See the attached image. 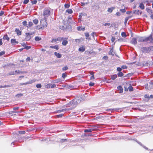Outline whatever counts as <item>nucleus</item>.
I'll use <instances>...</instances> for the list:
<instances>
[{
	"label": "nucleus",
	"instance_id": "nucleus-1",
	"mask_svg": "<svg viewBox=\"0 0 153 153\" xmlns=\"http://www.w3.org/2000/svg\"><path fill=\"white\" fill-rule=\"evenodd\" d=\"M81 101V100L79 99V98H77L75 100L71 101L67 105V106L70 107L73 105H75L76 104L80 103Z\"/></svg>",
	"mask_w": 153,
	"mask_h": 153
},
{
	"label": "nucleus",
	"instance_id": "nucleus-2",
	"mask_svg": "<svg viewBox=\"0 0 153 153\" xmlns=\"http://www.w3.org/2000/svg\"><path fill=\"white\" fill-rule=\"evenodd\" d=\"M50 13L49 9L47 8L45 9L43 13V15L44 16V19H47L46 18L50 16Z\"/></svg>",
	"mask_w": 153,
	"mask_h": 153
},
{
	"label": "nucleus",
	"instance_id": "nucleus-3",
	"mask_svg": "<svg viewBox=\"0 0 153 153\" xmlns=\"http://www.w3.org/2000/svg\"><path fill=\"white\" fill-rule=\"evenodd\" d=\"M152 49H153V47L152 46L148 48L145 47H142L141 48V50L143 53H149L150 52V50Z\"/></svg>",
	"mask_w": 153,
	"mask_h": 153
},
{
	"label": "nucleus",
	"instance_id": "nucleus-4",
	"mask_svg": "<svg viewBox=\"0 0 153 153\" xmlns=\"http://www.w3.org/2000/svg\"><path fill=\"white\" fill-rule=\"evenodd\" d=\"M46 21L47 19H44L41 20L40 24L42 27H41L40 28L42 29L47 27L48 24Z\"/></svg>",
	"mask_w": 153,
	"mask_h": 153
},
{
	"label": "nucleus",
	"instance_id": "nucleus-5",
	"mask_svg": "<svg viewBox=\"0 0 153 153\" xmlns=\"http://www.w3.org/2000/svg\"><path fill=\"white\" fill-rule=\"evenodd\" d=\"M146 42H149L150 43H153V35H150L149 37H146Z\"/></svg>",
	"mask_w": 153,
	"mask_h": 153
},
{
	"label": "nucleus",
	"instance_id": "nucleus-6",
	"mask_svg": "<svg viewBox=\"0 0 153 153\" xmlns=\"http://www.w3.org/2000/svg\"><path fill=\"white\" fill-rule=\"evenodd\" d=\"M137 39L138 42H146L145 41L146 37H142L140 36H137Z\"/></svg>",
	"mask_w": 153,
	"mask_h": 153
},
{
	"label": "nucleus",
	"instance_id": "nucleus-7",
	"mask_svg": "<svg viewBox=\"0 0 153 153\" xmlns=\"http://www.w3.org/2000/svg\"><path fill=\"white\" fill-rule=\"evenodd\" d=\"M35 81V80H33L24 83H20V85H25L27 84H31L32 83L34 82Z\"/></svg>",
	"mask_w": 153,
	"mask_h": 153
},
{
	"label": "nucleus",
	"instance_id": "nucleus-8",
	"mask_svg": "<svg viewBox=\"0 0 153 153\" xmlns=\"http://www.w3.org/2000/svg\"><path fill=\"white\" fill-rule=\"evenodd\" d=\"M137 37L133 38L131 42V43L135 45L137 43Z\"/></svg>",
	"mask_w": 153,
	"mask_h": 153
},
{
	"label": "nucleus",
	"instance_id": "nucleus-9",
	"mask_svg": "<svg viewBox=\"0 0 153 153\" xmlns=\"http://www.w3.org/2000/svg\"><path fill=\"white\" fill-rule=\"evenodd\" d=\"M11 42L12 45H15L18 43V42L15 39H12L11 40Z\"/></svg>",
	"mask_w": 153,
	"mask_h": 153
},
{
	"label": "nucleus",
	"instance_id": "nucleus-10",
	"mask_svg": "<svg viewBox=\"0 0 153 153\" xmlns=\"http://www.w3.org/2000/svg\"><path fill=\"white\" fill-rule=\"evenodd\" d=\"M67 39L68 38H64V39H63V41L62 43V44L63 45L65 46L68 43V42L67 41Z\"/></svg>",
	"mask_w": 153,
	"mask_h": 153
},
{
	"label": "nucleus",
	"instance_id": "nucleus-11",
	"mask_svg": "<svg viewBox=\"0 0 153 153\" xmlns=\"http://www.w3.org/2000/svg\"><path fill=\"white\" fill-rule=\"evenodd\" d=\"M20 73V71L19 70H16L15 71L11 72L10 73V75L16 74L18 73Z\"/></svg>",
	"mask_w": 153,
	"mask_h": 153
},
{
	"label": "nucleus",
	"instance_id": "nucleus-12",
	"mask_svg": "<svg viewBox=\"0 0 153 153\" xmlns=\"http://www.w3.org/2000/svg\"><path fill=\"white\" fill-rule=\"evenodd\" d=\"M94 130L93 128L85 129L84 130V132H91L92 131H94Z\"/></svg>",
	"mask_w": 153,
	"mask_h": 153
},
{
	"label": "nucleus",
	"instance_id": "nucleus-13",
	"mask_svg": "<svg viewBox=\"0 0 153 153\" xmlns=\"http://www.w3.org/2000/svg\"><path fill=\"white\" fill-rule=\"evenodd\" d=\"M133 13L135 14H137V15H140L142 13L141 12H140L139 10H134L133 11Z\"/></svg>",
	"mask_w": 153,
	"mask_h": 153
},
{
	"label": "nucleus",
	"instance_id": "nucleus-14",
	"mask_svg": "<svg viewBox=\"0 0 153 153\" xmlns=\"http://www.w3.org/2000/svg\"><path fill=\"white\" fill-rule=\"evenodd\" d=\"M50 48H51L55 49L57 50H58L59 49V46L57 45H56L54 46H50Z\"/></svg>",
	"mask_w": 153,
	"mask_h": 153
},
{
	"label": "nucleus",
	"instance_id": "nucleus-15",
	"mask_svg": "<svg viewBox=\"0 0 153 153\" xmlns=\"http://www.w3.org/2000/svg\"><path fill=\"white\" fill-rule=\"evenodd\" d=\"M137 143L140 146H142L145 149H146V150H148V148L146 147V146H144V145H143L141 143H140V142L137 141Z\"/></svg>",
	"mask_w": 153,
	"mask_h": 153
},
{
	"label": "nucleus",
	"instance_id": "nucleus-16",
	"mask_svg": "<svg viewBox=\"0 0 153 153\" xmlns=\"http://www.w3.org/2000/svg\"><path fill=\"white\" fill-rule=\"evenodd\" d=\"M54 55L58 58H60L62 56L61 54L58 53L56 52L54 53Z\"/></svg>",
	"mask_w": 153,
	"mask_h": 153
},
{
	"label": "nucleus",
	"instance_id": "nucleus-17",
	"mask_svg": "<svg viewBox=\"0 0 153 153\" xmlns=\"http://www.w3.org/2000/svg\"><path fill=\"white\" fill-rule=\"evenodd\" d=\"M15 32L18 35H20L21 34V32L19 30L16 29L15 30Z\"/></svg>",
	"mask_w": 153,
	"mask_h": 153
},
{
	"label": "nucleus",
	"instance_id": "nucleus-18",
	"mask_svg": "<svg viewBox=\"0 0 153 153\" xmlns=\"http://www.w3.org/2000/svg\"><path fill=\"white\" fill-rule=\"evenodd\" d=\"M3 39L4 40H7L8 41H9L10 39V38L8 37L7 35H4Z\"/></svg>",
	"mask_w": 153,
	"mask_h": 153
},
{
	"label": "nucleus",
	"instance_id": "nucleus-19",
	"mask_svg": "<svg viewBox=\"0 0 153 153\" xmlns=\"http://www.w3.org/2000/svg\"><path fill=\"white\" fill-rule=\"evenodd\" d=\"M99 7L97 5H94V6H92V9L94 10H97L99 9Z\"/></svg>",
	"mask_w": 153,
	"mask_h": 153
},
{
	"label": "nucleus",
	"instance_id": "nucleus-20",
	"mask_svg": "<svg viewBox=\"0 0 153 153\" xmlns=\"http://www.w3.org/2000/svg\"><path fill=\"white\" fill-rule=\"evenodd\" d=\"M79 51L81 52H84L85 49L84 47H80L79 49Z\"/></svg>",
	"mask_w": 153,
	"mask_h": 153
},
{
	"label": "nucleus",
	"instance_id": "nucleus-21",
	"mask_svg": "<svg viewBox=\"0 0 153 153\" xmlns=\"http://www.w3.org/2000/svg\"><path fill=\"white\" fill-rule=\"evenodd\" d=\"M117 77L116 74H114L111 76V79L112 80H114Z\"/></svg>",
	"mask_w": 153,
	"mask_h": 153
},
{
	"label": "nucleus",
	"instance_id": "nucleus-22",
	"mask_svg": "<svg viewBox=\"0 0 153 153\" xmlns=\"http://www.w3.org/2000/svg\"><path fill=\"white\" fill-rule=\"evenodd\" d=\"M139 7L142 10L144 9V4L142 3H140V4Z\"/></svg>",
	"mask_w": 153,
	"mask_h": 153
},
{
	"label": "nucleus",
	"instance_id": "nucleus-23",
	"mask_svg": "<svg viewBox=\"0 0 153 153\" xmlns=\"http://www.w3.org/2000/svg\"><path fill=\"white\" fill-rule=\"evenodd\" d=\"M118 89L120 91V93H122L123 92V89L122 88V87L120 86H119L117 87Z\"/></svg>",
	"mask_w": 153,
	"mask_h": 153
},
{
	"label": "nucleus",
	"instance_id": "nucleus-24",
	"mask_svg": "<svg viewBox=\"0 0 153 153\" xmlns=\"http://www.w3.org/2000/svg\"><path fill=\"white\" fill-rule=\"evenodd\" d=\"M85 35L86 37V39H90V38H88L89 36V34L88 33H85Z\"/></svg>",
	"mask_w": 153,
	"mask_h": 153
},
{
	"label": "nucleus",
	"instance_id": "nucleus-25",
	"mask_svg": "<svg viewBox=\"0 0 153 153\" xmlns=\"http://www.w3.org/2000/svg\"><path fill=\"white\" fill-rule=\"evenodd\" d=\"M62 80L61 79H56L54 81V83H58L59 82H62Z\"/></svg>",
	"mask_w": 153,
	"mask_h": 153
},
{
	"label": "nucleus",
	"instance_id": "nucleus-26",
	"mask_svg": "<svg viewBox=\"0 0 153 153\" xmlns=\"http://www.w3.org/2000/svg\"><path fill=\"white\" fill-rule=\"evenodd\" d=\"M33 25V24L32 22H29L28 23V24H27V27H30L32 26Z\"/></svg>",
	"mask_w": 153,
	"mask_h": 153
},
{
	"label": "nucleus",
	"instance_id": "nucleus-27",
	"mask_svg": "<svg viewBox=\"0 0 153 153\" xmlns=\"http://www.w3.org/2000/svg\"><path fill=\"white\" fill-rule=\"evenodd\" d=\"M77 30L79 31L84 30H85L84 28H82V27H77Z\"/></svg>",
	"mask_w": 153,
	"mask_h": 153
},
{
	"label": "nucleus",
	"instance_id": "nucleus-28",
	"mask_svg": "<svg viewBox=\"0 0 153 153\" xmlns=\"http://www.w3.org/2000/svg\"><path fill=\"white\" fill-rule=\"evenodd\" d=\"M66 12H68L69 14H71L73 13V11L71 9H68L66 10Z\"/></svg>",
	"mask_w": 153,
	"mask_h": 153
},
{
	"label": "nucleus",
	"instance_id": "nucleus-29",
	"mask_svg": "<svg viewBox=\"0 0 153 153\" xmlns=\"http://www.w3.org/2000/svg\"><path fill=\"white\" fill-rule=\"evenodd\" d=\"M117 75L119 77H121L123 76V74L121 72H120L118 73Z\"/></svg>",
	"mask_w": 153,
	"mask_h": 153
},
{
	"label": "nucleus",
	"instance_id": "nucleus-30",
	"mask_svg": "<svg viewBox=\"0 0 153 153\" xmlns=\"http://www.w3.org/2000/svg\"><path fill=\"white\" fill-rule=\"evenodd\" d=\"M66 110H67V109H62L61 110H58L57 111V112L59 113H61V112H63L65 111Z\"/></svg>",
	"mask_w": 153,
	"mask_h": 153
},
{
	"label": "nucleus",
	"instance_id": "nucleus-31",
	"mask_svg": "<svg viewBox=\"0 0 153 153\" xmlns=\"http://www.w3.org/2000/svg\"><path fill=\"white\" fill-rule=\"evenodd\" d=\"M33 22L35 24H37L38 23V20L36 19H35L33 20Z\"/></svg>",
	"mask_w": 153,
	"mask_h": 153
},
{
	"label": "nucleus",
	"instance_id": "nucleus-32",
	"mask_svg": "<svg viewBox=\"0 0 153 153\" xmlns=\"http://www.w3.org/2000/svg\"><path fill=\"white\" fill-rule=\"evenodd\" d=\"M35 40L36 41H39L41 40V38L40 37H39V36H36L35 37Z\"/></svg>",
	"mask_w": 153,
	"mask_h": 153
},
{
	"label": "nucleus",
	"instance_id": "nucleus-33",
	"mask_svg": "<svg viewBox=\"0 0 153 153\" xmlns=\"http://www.w3.org/2000/svg\"><path fill=\"white\" fill-rule=\"evenodd\" d=\"M113 9H114L113 8H108L107 11L108 12H110V13H111L112 12Z\"/></svg>",
	"mask_w": 153,
	"mask_h": 153
},
{
	"label": "nucleus",
	"instance_id": "nucleus-34",
	"mask_svg": "<svg viewBox=\"0 0 153 153\" xmlns=\"http://www.w3.org/2000/svg\"><path fill=\"white\" fill-rule=\"evenodd\" d=\"M64 39V38L63 37H58L57 38V40L59 41H61Z\"/></svg>",
	"mask_w": 153,
	"mask_h": 153
},
{
	"label": "nucleus",
	"instance_id": "nucleus-35",
	"mask_svg": "<svg viewBox=\"0 0 153 153\" xmlns=\"http://www.w3.org/2000/svg\"><path fill=\"white\" fill-rule=\"evenodd\" d=\"M88 2L84 3V2H81V5L82 6H84L85 5H88Z\"/></svg>",
	"mask_w": 153,
	"mask_h": 153
},
{
	"label": "nucleus",
	"instance_id": "nucleus-36",
	"mask_svg": "<svg viewBox=\"0 0 153 153\" xmlns=\"http://www.w3.org/2000/svg\"><path fill=\"white\" fill-rule=\"evenodd\" d=\"M121 35L123 37H125L126 36V35L125 32H123L121 33Z\"/></svg>",
	"mask_w": 153,
	"mask_h": 153
},
{
	"label": "nucleus",
	"instance_id": "nucleus-37",
	"mask_svg": "<svg viewBox=\"0 0 153 153\" xmlns=\"http://www.w3.org/2000/svg\"><path fill=\"white\" fill-rule=\"evenodd\" d=\"M128 88L129 89L130 91H131L133 90V88L131 86H130Z\"/></svg>",
	"mask_w": 153,
	"mask_h": 153
},
{
	"label": "nucleus",
	"instance_id": "nucleus-38",
	"mask_svg": "<svg viewBox=\"0 0 153 153\" xmlns=\"http://www.w3.org/2000/svg\"><path fill=\"white\" fill-rule=\"evenodd\" d=\"M68 69V67L67 66H65L62 68V70L63 71H66Z\"/></svg>",
	"mask_w": 153,
	"mask_h": 153
},
{
	"label": "nucleus",
	"instance_id": "nucleus-39",
	"mask_svg": "<svg viewBox=\"0 0 153 153\" xmlns=\"http://www.w3.org/2000/svg\"><path fill=\"white\" fill-rule=\"evenodd\" d=\"M113 52V49L112 48H110V51L109 52V54L110 55H112L113 56L114 55V54L112 53Z\"/></svg>",
	"mask_w": 153,
	"mask_h": 153
},
{
	"label": "nucleus",
	"instance_id": "nucleus-40",
	"mask_svg": "<svg viewBox=\"0 0 153 153\" xmlns=\"http://www.w3.org/2000/svg\"><path fill=\"white\" fill-rule=\"evenodd\" d=\"M128 17H126L125 19V25H126L127 22L128 21Z\"/></svg>",
	"mask_w": 153,
	"mask_h": 153
},
{
	"label": "nucleus",
	"instance_id": "nucleus-41",
	"mask_svg": "<svg viewBox=\"0 0 153 153\" xmlns=\"http://www.w3.org/2000/svg\"><path fill=\"white\" fill-rule=\"evenodd\" d=\"M19 133L20 134H24L25 133V131H19Z\"/></svg>",
	"mask_w": 153,
	"mask_h": 153
},
{
	"label": "nucleus",
	"instance_id": "nucleus-42",
	"mask_svg": "<svg viewBox=\"0 0 153 153\" xmlns=\"http://www.w3.org/2000/svg\"><path fill=\"white\" fill-rule=\"evenodd\" d=\"M57 41H58V40H57V38L53 39H52V41H51V42L52 43H53V42H56Z\"/></svg>",
	"mask_w": 153,
	"mask_h": 153
},
{
	"label": "nucleus",
	"instance_id": "nucleus-43",
	"mask_svg": "<svg viewBox=\"0 0 153 153\" xmlns=\"http://www.w3.org/2000/svg\"><path fill=\"white\" fill-rule=\"evenodd\" d=\"M37 3V0H34L33 1H31V3L32 4H35Z\"/></svg>",
	"mask_w": 153,
	"mask_h": 153
},
{
	"label": "nucleus",
	"instance_id": "nucleus-44",
	"mask_svg": "<svg viewBox=\"0 0 153 153\" xmlns=\"http://www.w3.org/2000/svg\"><path fill=\"white\" fill-rule=\"evenodd\" d=\"M36 87L38 88H40L42 87V85L41 84H38L36 85Z\"/></svg>",
	"mask_w": 153,
	"mask_h": 153
},
{
	"label": "nucleus",
	"instance_id": "nucleus-45",
	"mask_svg": "<svg viewBox=\"0 0 153 153\" xmlns=\"http://www.w3.org/2000/svg\"><path fill=\"white\" fill-rule=\"evenodd\" d=\"M63 115V114H61L57 115L56 117L57 118H61L62 117Z\"/></svg>",
	"mask_w": 153,
	"mask_h": 153
},
{
	"label": "nucleus",
	"instance_id": "nucleus-46",
	"mask_svg": "<svg viewBox=\"0 0 153 153\" xmlns=\"http://www.w3.org/2000/svg\"><path fill=\"white\" fill-rule=\"evenodd\" d=\"M27 22L26 21H24L22 22V24L25 26H26L27 25Z\"/></svg>",
	"mask_w": 153,
	"mask_h": 153
},
{
	"label": "nucleus",
	"instance_id": "nucleus-47",
	"mask_svg": "<svg viewBox=\"0 0 153 153\" xmlns=\"http://www.w3.org/2000/svg\"><path fill=\"white\" fill-rule=\"evenodd\" d=\"M29 0H24L23 3L24 4H26L29 2Z\"/></svg>",
	"mask_w": 153,
	"mask_h": 153
},
{
	"label": "nucleus",
	"instance_id": "nucleus-48",
	"mask_svg": "<svg viewBox=\"0 0 153 153\" xmlns=\"http://www.w3.org/2000/svg\"><path fill=\"white\" fill-rule=\"evenodd\" d=\"M64 6H65V8H68L69 7L70 5L68 4H65Z\"/></svg>",
	"mask_w": 153,
	"mask_h": 153
},
{
	"label": "nucleus",
	"instance_id": "nucleus-49",
	"mask_svg": "<svg viewBox=\"0 0 153 153\" xmlns=\"http://www.w3.org/2000/svg\"><path fill=\"white\" fill-rule=\"evenodd\" d=\"M31 48V47L30 46H26L24 48L26 49L27 50H28Z\"/></svg>",
	"mask_w": 153,
	"mask_h": 153
},
{
	"label": "nucleus",
	"instance_id": "nucleus-50",
	"mask_svg": "<svg viewBox=\"0 0 153 153\" xmlns=\"http://www.w3.org/2000/svg\"><path fill=\"white\" fill-rule=\"evenodd\" d=\"M32 35V33H26V35L27 36H30Z\"/></svg>",
	"mask_w": 153,
	"mask_h": 153
},
{
	"label": "nucleus",
	"instance_id": "nucleus-51",
	"mask_svg": "<svg viewBox=\"0 0 153 153\" xmlns=\"http://www.w3.org/2000/svg\"><path fill=\"white\" fill-rule=\"evenodd\" d=\"M117 71L119 72H120L122 70V68H120V67H118L117 68Z\"/></svg>",
	"mask_w": 153,
	"mask_h": 153
},
{
	"label": "nucleus",
	"instance_id": "nucleus-52",
	"mask_svg": "<svg viewBox=\"0 0 153 153\" xmlns=\"http://www.w3.org/2000/svg\"><path fill=\"white\" fill-rule=\"evenodd\" d=\"M127 67L126 65H123L121 67V68L123 69H126Z\"/></svg>",
	"mask_w": 153,
	"mask_h": 153
},
{
	"label": "nucleus",
	"instance_id": "nucleus-53",
	"mask_svg": "<svg viewBox=\"0 0 153 153\" xmlns=\"http://www.w3.org/2000/svg\"><path fill=\"white\" fill-rule=\"evenodd\" d=\"M67 76V75H66V74H65V73H63L62 74V77L64 78H65Z\"/></svg>",
	"mask_w": 153,
	"mask_h": 153
},
{
	"label": "nucleus",
	"instance_id": "nucleus-54",
	"mask_svg": "<svg viewBox=\"0 0 153 153\" xmlns=\"http://www.w3.org/2000/svg\"><path fill=\"white\" fill-rule=\"evenodd\" d=\"M120 10L122 13H125L126 12V10L125 9H120Z\"/></svg>",
	"mask_w": 153,
	"mask_h": 153
},
{
	"label": "nucleus",
	"instance_id": "nucleus-55",
	"mask_svg": "<svg viewBox=\"0 0 153 153\" xmlns=\"http://www.w3.org/2000/svg\"><path fill=\"white\" fill-rule=\"evenodd\" d=\"M94 84L92 82H90L89 84V85L90 86H92L94 85Z\"/></svg>",
	"mask_w": 153,
	"mask_h": 153
},
{
	"label": "nucleus",
	"instance_id": "nucleus-56",
	"mask_svg": "<svg viewBox=\"0 0 153 153\" xmlns=\"http://www.w3.org/2000/svg\"><path fill=\"white\" fill-rule=\"evenodd\" d=\"M145 87L146 89H149V87H148V84H146L145 85Z\"/></svg>",
	"mask_w": 153,
	"mask_h": 153
},
{
	"label": "nucleus",
	"instance_id": "nucleus-57",
	"mask_svg": "<svg viewBox=\"0 0 153 153\" xmlns=\"http://www.w3.org/2000/svg\"><path fill=\"white\" fill-rule=\"evenodd\" d=\"M111 25L110 23H106L105 24H103V25H104L105 26H106L107 25L109 26Z\"/></svg>",
	"mask_w": 153,
	"mask_h": 153
},
{
	"label": "nucleus",
	"instance_id": "nucleus-58",
	"mask_svg": "<svg viewBox=\"0 0 153 153\" xmlns=\"http://www.w3.org/2000/svg\"><path fill=\"white\" fill-rule=\"evenodd\" d=\"M56 87V85L55 84H53V85H51V88H53L55 87Z\"/></svg>",
	"mask_w": 153,
	"mask_h": 153
},
{
	"label": "nucleus",
	"instance_id": "nucleus-59",
	"mask_svg": "<svg viewBox=\"0 0 153 153\" xmlns=\"http://www.w3.org/2000/svg\"><path fill=\"white\" fill-rule=\"evenodd\" d=\"M5 53V52L4 51H2L0 52V56H1L4 54Z\"/></svg>",
	"mask_w": 153,
	"mask_h": 153
},
{
	"label": "nucleus",
	"instance_id": "nucleus-60",
	"mask_svg": "<svg viewBox=\"0 0 153 153\" xmlns=\"http://www.w3.org/2000/svg\"><path fill=\"white\" fill-rule=\"evenodd\" d=\"M51 84H49L46 85V86L47 87V88H50L51 87Z\"/></svg>",
	"mask_w": 153,
	"mask_h": 153
},
{
	"label": "nucleus",
	"instance_id": "nucleus-61",
	"mask_svg": "<svg viewBox=\"0 0 153 153\" xmlns=\"http://www.w3.org/2000/svg\"><path fill=\"white\" fill-rule=\"evenodd\" d=\"M144 97L149 99V95L146 94L144 95Z\"/></svg>",
	"mask_w": 153,
	"mask_h": 153
},
{
	"label": "nucleus",
	"instance_id": "nucleus-62",
	"mask_svg": "<svg viewBox=\"0 0 153 153\" xmlns=\"http://www.w3.org/2000/svg\"><path fill=\"white\" fill-rule=\"evenodd\" d=\"M4 12L3 11H1L0 12V16H2L4 14Z\"/></svg>",
	"mask_w": 153,
	"mask_h": 153
},
{
	"label": "nucleus",
	"instance_id": "nucleus-63",
	"mask_svg": "<svg viewBox=\"0 0 153 153\" xmlns=\"http://www.w3.org/2000/svg\"><path fill=\"white\" fill-rule=\"evenodd\" d=\"M30 58L29 57H27L26 59V61H30Z\"/></svg>",
	"mask_w": 153,
	"mask_h": 153
},
{
	"label": "nucleus",
	"instance_id": "nucleus-64",
	"mask_svg": "<svg viewBox=\"0 0 153 153\" xmlns=\"http://www.w3.org/2000/svg\"><path fill=\"white\" fill-rule=\"evenodd\" d=\"M116 15L118 16H119L120 15V13L119 12H117Z\"/></svg>",
	"mask_w": 153,
	"mask_h": 153
}]
</instances>
